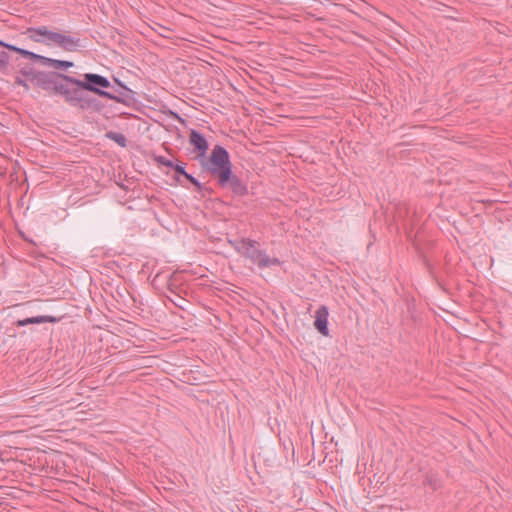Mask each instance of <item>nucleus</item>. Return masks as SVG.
<instances>
[{"instance_id": "4", "label": "nucleus", "mask_w": 512, "mask_h": 512, "mask_svg": "<svg viewBox=\"0 0 512 512\" xmlns=\"http://www.w3.org/2000/svg\"><path fill=\"white\" fill-rule=\"evenodd\" d=\"M229 243L241 256L249 259L260 269L278 266L281 263L278 258L270 257L264 250L258 249L257 246H259V242L256 240L243 237L240 240H230Z\"/></svg>"}, {"instance_id": "19", "label": "nucleus", "mask_w": 512, "mask_h": 512, "mask_svg": "<svg viewBox=\"0 0 512 512\" xmlns=\"http://www.w3.org/2000/svg\"><path fill=\"white\" fill-rule=\"evenodd\" d=\"M25 240H26V241H28V239H27V238H25ZM29 242H30V243H33V244H35V243L33 242V240H29Z\"/></svg>"}, {"instance_id": "7", "label": "nucleus", "mask_w": 512, "mask_h": 512, "mask_svg": "<svg viewBox=\"0 0 512 512\" xmlns=\"http://www.w3.org/2000/svg\"><path fill=\"white\" fill-rule=\"evenodd\" d=\"M8 52L18 54L21 58L29 60L30 50L18 47L0 39V72L6 74L9 70L11 57Z\"/></svg>"}, {"instance_id": "11", "label": "nucleus", "mask_w": 512, "mask_h": 512, "mask_svg": "<svg viewBox=\"0 0 512 512\" xmlns=\"http://www.w3.org/2000/svg\"><path fill=\"white\" fill-rule=\"evenodd\" d=\"M63 316H52V315H39L28 317L25 319H19L13 323V325L17 327H24L30 324H42V323H57L59 322Z\"/></svg>"}, {"instance_id": "12", "label": "nucleus", "mask_w": 512, "mask_h": 512, "mask_svg": "<svg viewBox=\"0 0 512 512\" xmlns=\"http://www.w3.org/2000/svg\"><path fill=\"white\" fill-rule=\"evenodd\" d=\"M105 137L109 140L114 141L122 148H125L127 146V138L124 134L120 132L110 130L105 133Z\"/></svg>"}, {"instance_id": "14", "label": "nucleus", "mask_w": 512, "mask_h": 512, "mask_svg": "<svg viewBox=\"0 0 512 512\" xmlns=\"http://www.w3.org/2000/svg\"><path fill=\"white\" fill-rule=\"evenodd\" d=\"M169 290L172 294H174L175 299L167 296V298L178 308L184 310V304L187 302V300L180 295H178L171 287H169Z\"/></svg>"}, {"instance_id": "5", "label": "nucleus", "mask_w": 512, "mask_h": 512, "mask_svg": "<svg viewBox=\"0 0 512 512\" xmlns=\"http://www.w3.org/2000/svg\"><path fill=\"white\" fill-rule=\"evenodd\" d=\"M200 165L202 171L208 173L214 180L233 167L228 150L221 145H215L210 155L200 160Z\"/></svg>"}, {"instance_id": "8", "label": "nucleus", "mask_w": 512, "mask_h": 512, "mask_svg": "<svg viewBox=\"0 0 512 512\" xmlns=\"http://www.w3.org/2000/svg\"><path fill=\"white\" fill-rule=\"evenodd\" d=\"M29 61H31L32 63L40 64L44 67L53 68L52 71L64 74H66L65 72L68 71V69L75 66L74 62L72 61L50 58L32 51L30 53Z\"/></svg>"}, {"instance_id": "9", "label": "nucleus", "mask_w": 512, "mask_h": 512, "mask_svg": "<svg viewBox=\"0 0 512 512\" xmlns=\"http://www.w3.org/2000/svg\"><path fill=\"white\" fill-rule=\"evenodd\" d=\"M189 143L193 146L194 151L197 153L196 158L202 160L209 149V143L203 133L198 130L191 129L189 132Z\"/></svg>"}, {"instance_id": "18", "label": "nucleus", "mask_w": 512, "mask_h": 512, "mask_svg": "<svg viewBox=\"0 0 512 512\" xmlns=\"http://www.w3.org/2000/svg\"><path fill=\"white\" fill-rule=\"evenodd\" d=\"M213 192H214V191H213V189H212V188H210V187H206V189H204V191H203V192H201V194H202V196H205V194H206V193H207V194H212Z\"/></svg>"}, {"instance_id": "3", "label": "nucleus", "mask_w": 512, "mask_h": 512, "mask_svg": "<svg viewBox=\"0 0 512 512\" xmlns=\"http://www.w3.org/2000/svg\"><path fill=\"white\" fill-rule=\"evenodd\" d=\"M22 34L35 43L59 47L66 52H76L83 47L80 38L52 31L47 26L28 27Z\"/></svg>"}, {"instance_id": "17", "label": "nucleus", "mask_w": 512, "mask_h": 512, "mask_svg": "<svg viewBox=\"0 0 512 512\" xmlns=\"http://www.w3.org/2000/svg\"><path fill=\"white\" fill-rule=\"evenodd\" d=\"M113 80L116 86L118 87L117 89L125 90V88H128L120 79L113 77Z\"/></svg>"}, {"instance_id": "6", "label": "nucleus", "mask_w": 512, "mask_h": 512, "mask_svg": "<svg viewBox=\"0 0 512 512\" xmlns=\"http://www.w3.org/2000/svg\"><path fill=\"white\" fill-rule=\"evenodd\" d=\"M215 181L218 187L231 191L236 197H245L249 194L247 182L234 173L233 167L226 170Z\"/></svg>"}, {"instance_id": "1", "label": "nucleus", "mask_w": 512, "mask_h": 512, "mask_svg": "<svg viewBox=\"0 0 512 512\" xmlns=\"http://www.w3.org/2000/svg\"><path fill=\"white\" fill-rule=\"evenodd\" d=\"M134 96L132 89H117L107 77L89 72L72 77L65 103L82 111L101 113L105 105L99 97L131 106L136 101Z\"/></svg>"}, {"instance_id": "13", "label": "nucleus", "mask_w": 512, "mask_h": 512, "mask_svg": "<svg viewBox=\"0 0 512 512\" xmlns=\"http://www.w3.org/2000/svg\"><path fill=\"white\" fill-rule=\"evenodd\" d=\"M186 167V163L184 162H179V163H174L173 164V167L172 169L174 170L175 174H176V179L179 180V176H183V177H188L190 173H188L185 169Z\"/></svg>"}, {"instance_id": "15", "label": "nucleus", "mask_w": 512, "mask_h": 512, "mask_svg": "<svg viewBox=\"0 0 512 512\" xmlns=\"http://www.w3.org/2000/svg\"><path fill=\"white\" fill-rule=\"evenodd\" d=\"M185 179H187L194 186L198 193H201L204 191V189H206V186L202 184L198 179H196L192 174H189V176Z\"/></svg>"}, {"instance_id": "2", "label": "nucleus", "mask_w": 512, "mask_h": 512, "mask_svg": "<svg viewBox=\"0 0 512 512\" xmlns=\"http://www.w3.org/2000/svg\"><path fill=\"white\" fill-rule=\"evenodd\" d=\"M15 62L13 69L18 74L14 79L16 86L23 87L26 91L33 88L41 89L50 96H59L65 101L68 94L73 75L59 73L56 71L37 70L29 63L19 60V57L12 58Z\"/></svg>"}, {"instance_id": "16", "label": "nucleus", "mask_w": 512, "mask_h": 512, "mask_svg": "<svg viewBox=\"0 0 512 512\" xmlns=\"http://www.w3.org/2000/svg\"><path fill=\"white\" fill-rule=\"evenodd\" d=\"M155 162H157L159 165L171 168L173 167L174 162L164 156H155L154 157Z\"/></svg>"}, {"instance_id": "10", "label": "nucleus", "mask_w": 512, "mask_h": 512, "mask_svg": "<svg viewBox=\"0 0 512 512\" xmlns=\"http://www.w3.org/2000/svg\"><path fill=\"white\" fill-rule=\"evenodd\" d=\"M328 307L321 305L315 312L314 327L323 336H329L328 328Z\"/></svg>"}]
</instances>
